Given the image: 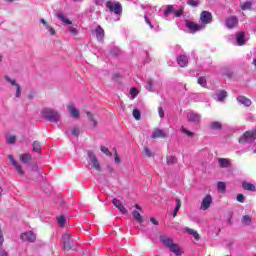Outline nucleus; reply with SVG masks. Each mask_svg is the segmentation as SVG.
<instances>
[{
	"label": "nucleus",
	"mask_w": 256,
	"mask_h": 256,
	"mask_svg": "<svg viewBox=\"0 0 256 256\" xmlns=\"http://www.w3.org/2000/svg\"><path fill=\"white\" fill-rule=\"evenodd\" d=\"M160 241L164 245V247H167V249H169V251L174 253V255H177V256L181 255V248H179V245L173 242V238L162 235L160 236Z\"/></svg>",
	"instance_id": "f257e3e1"
},
{
	"label": "nucleus",
	"mask_w": 256,
	"mask_h": 256,
	"mask_svg": "<svg viewBox=\"0 0 256 256\" xmlns=\"http://www.w3.org/2000/svg\"><path fill=\"white\" fill-rule=\"evenodd\" d=\"M42 115L43 118L47 119V121H50V123H57L61 119V115H59V112L53 109L42 110Z\"/></svg>",
	"instance_id": "f03ea898"
},
{
	"label": "nucleus",
	"mask_w": 256,
	"mask_h": 256,
	"mask_svg": "<svg viewBox=\"0 0 256 256\" xmlns=\"http://www.w3.org/2000/svg\"><path fill=\"white\" fill-rule=\"evenodd\" d=\"M256 141V129L246 131L244 134L239 138V143H254Z\"/></svg>",
	"instance_id": "7ed1b4c3"
},
{
	"label": "nucleus",
	"mask_w": 256,
	"mask_h": 256,
	"mask_svg": "<svg viewBox=\"0 0 256 256\" xmlns=\"http://www.w3.org/2000/svg\"><path fill=\"white\" fill-rule=\"evenodd\" d=\"M62 242H63L65 251H71L73 249V239H71L70 232H66L63 234Z\"/></svg>",
	"instance_id": "20e7f679"
},
{
	"label": "nucleus",
	"mask_w": 256,
	"mask_h": 256,
	"mask_svg": "<svg viewBox=\"0 0 256 256\" xmlns=\"http://www.w3.org/2000/svg\"><path fill=\"white\" fill-rule=\"evenodd\" d=\"M106 7H107V9H109L110 13L114 12L116 15L121 14L123 11V7L121 6V3L117 2L113 6V2H111V0H108L106 2Z\"/></svg>",
	"instance_id": "39448f33"
},
{
	"label": "nucleus",
	"mask_w": 256,
	"mask_h": 256,
	"mask_svg": "<svg viewBox=\"0 0 256 256\" xmlns=\"http://www.w3.org/2000/svg\"><path fill=\"white\" fill-rule=\"evenodd\" d=\"M88 157L92 163V168L97 170L98 173H101V171H103V169L101 168V164L99 163L97 156H95V153L93 151H89Z\"/></svg>",
	"instance_id": "423d86ee"
},
{
	"label": "nucleus",
	"mask_w": 256,
	"mask_h": 256,
	"mask_svg": "<svg viewBox=\"0 0 256 256\" xmlns=\"http://www.w3.org/2000/svg\"><path fill=\"white\" fill-rule=\"evenodd\" d=\"M8 159L13 167H15L17 173L23 177L25 175V171H23V167L13 158V155L9 154Z\"/></svg>",
	"instance_id": "0eeeda50"
},
{
	"label": "nucleus",
	"mask_w": 256,
	"mask_h": 256,
	"mask_svg": "<svg viewBox=\"0 0 256 256\" xmlns=\"http://www.w3.org/2000/svg\"><path fill=\"white\" fill-rule=\"evenodd\" d=\"M200 21L204 25H209V23L213 21V14H211L209 11H202L200 14Z\"/></svg>",
	"instance_id": "6e6552de"
},
{
	"label": "nucleus",
	"mask_w": 256,
	"mask_h": 256,
	"mask_svg": "<svg viewBox=\"0 0 256 256\" xmlns=\"http://www.w3.org/2000/svg\"><path fill=\"white\" fill-rule=\"evenodd\" d=\"M151 139H167V132L160 128H154L151 134Z\"/></svg>",
	"instance_id": "1a4fd4ad"
},
{
	"label": "nucleus",
	"mask_w": 256,
	"mask_h": 256,
	"mask_svg": "<svg viewBox=\"0 0 256 256\" xmlns=\"http://www.w3.org/2000/svg\"><path fill=\"white\" fill-rule=\"evenodd\" d=\"M225 25L227 29H235V27L239 25V19L237 18V16H230L226 18Z\"/></svg>",
	"instance_id": "9d476101"
},
{
	"label": "nucleus",
	"mask_w": 256,
	"mask_h": 256,
	"mask_svg": "<svg viewBox=\"0 0 256 256\" xmlns=\"http://www.w3.org/2000/svg\"><path fill=\"white\" fill-rule=\"evenodd\" d=\"M20 239L22 241H28L29 243H35L37 236L32 231L21 234Z\"/></svg>",
	"instance_id": "9b49d317"
},
{
	"label": "nucleus",
	"mask_w": 256,
	"mask_h": 256,
	"mask_svg": "<svg viewBox=\"0 0 256 256\" xmlns=\"http://www.w3.org/2000/svg\"><path fill=\"white\" fill-rule=\"evenodd\" d=\"M185 25L189 29L190 33H197V31H201L202 29L201 25L188 20L185 21Z\"/></svg>",
	"instance_id": "f8f14e48"
},
{
	"label": "nucleus",
	"mask_w": 256,
	"mask_h": 256,
	"mask_svg": "<svg viewBox=\"0 0 256 256\" xmlns=\"http://www.w3.org/2000/svg\"><path fill=\"white\" fill-rule=\"evenodd\" d=\"M187 119L189 123H195L196 125H199V123H201V114L190 112L187 115Z\"/></svg>",
	"instance_id": "ddd939ff"
},
{
	"label": "nucleus",
	"mask_w": 256,
	"mask_h": 256,
	"mask_svg": "<svg viewBox=\"0 0 256 256\" xmlns=\"http://www.w3.org/2000/svg\"><path fill=\"white\" fill-rule=\"evenodd\" d=\"M211 203H213V198L211 197L210 194L206 195L201 203V209L203 211H207L211 207Z\"/></svg>",
	"instance_id": "4468645a"
},
{
	"label": "nucleus",
	"mask_w": 256,
	"mask_h": 256,
	"mask_svg": "<svg viewBox=\"0 0 256 256\" xmlns=\"http://www.w3.org/2000/svg\"><path fill=\"white\" fill-rule=\"evenodd\" d=\"M112 203H113L114 207H116V209L119 210L120 213H123V215H126L127 208H125V206L123 204H121V201L119 199L114 198L112 200Z\"/></svg>",
	"instance_id": "2eb2a0df"
},
{
	"label": "nucleus",
	"mask_w": 256,
	"mask_h": 256,
	"mask_svg": "<svg viewBox=\"0 0 256 256\" xmlns=\"http://www.w3.org/2000/svg\"><path fill=\"white\" fill-rule=\"evenodd\" d=\"M67 108H68L69 114L72 117V119H79L80 113H79V110H77V108H75L74 104H69L67 106Z\"/></svg>",
	"instance_id": "dca6fc26"
},
{
	"label": "nucleus",
	"mask_w": 256,
	"mask_h": 256,
	"mask_svg": "<svg viewBox=\"0 0 256 256\" xmlns=\"http://www.w3.org/2000/svg\"><path fill=\"white\" fill-rule=\"evenodd\" d=\"M177 63L180 67H187L189 65V59L185 55H180L177 58Z\"/></svg>",
	"instance_id": "f3484780"
},
{
	"label": "nucleus",
	"mask_w": 256,
	"mask_h": 256,
	"mask_svg": "<svg viewBox=\"0 0 256 256\" xmlns=\"http://www.w3.org/2000/svg\"><path fill=\"white\" fill-rule=\"evenodd\" d=\"M95 34L98 41H103V39H105V30H103L101 26L96 27Z\"/></svg>",
	"instance_id": "a211bd4d"
},
{
	"label": "nucleus",
	"mask_w": 256,
	"mask_h": 256,
	"mask_svg": "<svg viewBox=\"0 0 256 256\" xmlns=\"http://www.w3.org/2000/svg\"><path fill=\"white\" fill-rule=\"evenodd\" d=\"M219 167L225 169L231 167V160L229 158H219L218 159Z\"/></svg>",
	"instance_id": "6ab92c4d"
},
{
	"label": "nucleus",
	"mask_w": 256,
	"mask_h": 256,
	"mask_svg": "<svg viewBox=\"0 0 256 256\" xmlns=\"http://www.w3.org/2000/svg\"><path fill=\"white\" fill-rule=\"evenodd\" d=\"M238 103H241V105H244L245 107H251V99L245 97V96H239L237 98Z\"/></svg>",
	"instance_id": "aec40b11"
},
{
	"label": "nucleus",
	"mask_w": 256,
	"mask_h": 256,
	"mask_svg": "<svg viewBox=\"0 0 256 256\" xmlns=\"http://www.w3.org/2000/svg\"><path fill=\"white\" fill-rule=\"evenodd\" d=\"M242 188L244 189V191H252V192L256 191L255 184H251L247 181L242 182Z\"/></svg>",
	"instance_id": "412c9836"
},
{
	"label": "nucleus",
	"mask_w": 256,
	"mask_h": 256,
	"mask_svg": "<svg viewBox=\"0 0 256 256\" xmlns=\"http://www.w3.org/2000/svg\"><path fill=\"white\" fill-rule=\"evenodd\" d=\"M245 32H239L237 37H236V42H237V45H245Z\"/></svg>",
	"instance_id": "4be33fe9"
},
{
	"label": "nucleus",
	"mask_w": 256,
	"mask_h": 256,
	"mask_svg": "<svg viewBox=\"0 0 256 256\" xmlns=\"http://www.w3.org/2000/svg\"><path fill=\"white\" fill-rule=\"evenodd\" d=\"M184 229H185L186 232L189 233V235H192V237H194V239L196 241H199V239H201V236L199 235V233H197V231H195V230H193L189 227H185Z\"/></svg>",
	"instance_id": "5701e85b"
},
{
	"label": "nucleus",
	"mask_w": 256,
	"mask_h": 256,
	"mask_svg": "<svg viewBox=\"0 0 256 256\" xmlns=\"http://www.w3.org/2000/svg\"><path fill=\"white\" fill-rule=\"evenodd\" d=\"M32 149H33V151H34V153H39V154H41V142H39V141H34L33 143H32Z\"/></svg>",
	"instance_id": "b1692460"
},
{
	"label": "nucleus",
	"mask_w": 256,
	"mask_h": 256,
	"mask_svg": "<svg viewBox=\"0 0 256 256\" xmlns=\"http://www.w3.org/2000/svg\"><path fill=\"white\" fill-rule=\"evenodd\" d=\"M31 159H33L31 154H22V155H20L21 163L27 164V163H29V161H31Z\"/></svg>",
	"instance_id": "393cba45"
},
{
	"label": "nucleus",
	"mask_w": 256,
	"mask_h": 256,
	"mask_svg": "<svg viewBox=\"0 0 256 256\" xmlns=\"http://www.w3.org/2000/svg\"><path fill=\"white\" fill-rule=\"evenodd\" d=\"M58 19H60V21H62V23H65L66 25H73V22H71V20H69V18H67L65 15L63 14H57Z\"/></svg>",
	"instance_id": "a878e982"
},
{
	"label": "nucleus",
	"mask_w": 256,
	"mask_h": 256,
	"mask_svg": "<svg viewBox=\"0 0 256 256\" xmlns=\"http://www.w3.org/2000/svg\"><path fill=\"white\" fill-rule=\"evenodd\" d=\"M132 216L138 223H143V216H141V213H139V211L134 210L132 212Z\"/></svg>",
	"instance_id": "bb28decb"
},
{
	"label": "nucleus",
	"mask_w": 256,
	"mask_h": 256,
	"mask_svg": "<svg viewBox=\"0 0 256 256\" xmlns=\"http://www.w3.org/2000/svg\"><path fill=\"white\" fill-rule=\"evenodd\" d=\"M222 127H223V126L221 125V122L215 121V122H211V123H210V128H211L213 131H219V130H221Z\"/></svg>",
	"instance_id": "cd10ccee"
},
{
	"label": "nucleus",
	"mask_w": 256,
	"mask_h": 256,
	"mask_svg": "<svg viewBox=\"0 0 256 256\" xmlns=\"http://www.w3.org/2000/svg\"><path fill=\"white\" fill-rule=\"evenodd\" d=\"M179 209H181V199L177 198L176 199V206L174 208V217H177V213H179Z\"/></svg>",
	"instance_id": "c85d7f7f"
},
{
	"label": "nucleus",
	"mask_w": 256,
	"mask_h": 256,
	"mask_svg": "<svg viewBox=\"0 0 256 256\" xmlns=\"http://www.w3.org/2000/svg\"><path fill=\"white\" fill-rule=\"evenodd\" d=\"M217 189L219 193H225V189H227V185L225 184V182H218Z\"/></svg>",
	"instance_id": "c756f323"
},
{
	"label": "nucleus",
	"mask_w": 256,
	"mask_h": 256,
	"mask_svg": "<svg viewBox=\"0 0 256 256\" xmlns=\"http://www.w3.org/2000/svg\"><path fill=\"white\" fill-rule=\"evenodd\" d=\"M197 83H198V85H200L201 87H207V79H205V77H203V76H200V77L197 79Z\"/></svg>",
	"instance_id": "7c9ffc66"
},
{
	"label": "nucleus",
	"mask_w": 256,
	"mask_h": 256,
	"mask_svg": "<svg viewBox=\"0 0 256 256\" xmlns=\"http://www.w3.org/2000/svg\"><path fill=\"white\" fill-rule=\"evenodd\" d=\"M166 161L168 165H175L177 158L175 156H167Z\"/></svg>",
	"instance_id": "2f4dec72"
},
{
	"label": "nucleus",
	"mask_w": 256,
	"mask_h": 256,
	"mask_svg": "<svg viewBox=\"0 0 256 256\" xmlns=\"http://www.w3.org/2000/svg\"><path fill=\"white\" fill-rule=\"evenodd\" d=\"M3 232L0 229V248L3 247ZM0 256H7V252L5 251H0Z\"/></svg>",
	"instance_id": "473e14b6"
},
{
	"label": "nucleus",
	"mask_w": 256,
	"mask_h": 256,
	"mask_svg": "<svg viewBox=\"0 0 256 256\" xmlns=\"http://www.w3.org/2000/svg\"><path fill=\"white\" fill-rule=\"evenodd\" d=\"M251 2L250 1H247V2H245V3H243V4H241V9H242V11H249V10H251Z\"/></svg>",
	"instance_id": "72a5a7b5"
},
{
	"label": "nucleus",
	"mask_w": 256,
	"mask_h": 256,
	"mask_svg": "<svg viewBox=\"0 0 256 256\" xmlns=\"http://www.w3.org/2000/svg\"><path fill=\"white\" fill-rule=\"evenodd\" d=\"M180 131H181V133H184V134L187 135L188 137H193V136L195 135V133H193V132L187 130L184 126H182V127L180 128Z\"/></svg>",
	"instance_id": "f704fd0d"
},
{
	"label": "nucleus",
	"mask_w": 256,
	"mask_h": 256,
	"mask_svg": "<svg viewBox=\"0 0 256 256\" xmlns=\"http://www.w3.org/2000/svg\"><path fill=\"white\" fill-rule=\"evenodd\" d=\"M142 153L144 157H148V158L153 157V154L151 153V150L149 149V147H144Z\"/></svg>",
	"instance_id": "c9c22d12"
},
{
	"label": "nucleus",
	"mask_w": 256,
	"mask_h": 256,
	"mask_svg": "<svg viewBox=\"0 0 256 256\" xmlns=\"http://www.w3.org/2000/svg\"><path fill=\"white\" fill-rule=\"evenodd\" d=\"M242 223H243L244 225H251V216H249V215H244V216L242 217Z\"/></svg>",
	"instance_id": "e433bc0d"
},
{
	"label": "nucleus",
	"mask_w": 256,
	"mask_h": 256,
	"mask_svg": "<svg viewBox=\"0 0 256 256\" xmlns=\"http://www.w3.org/2000/svg\"><path fill=\"white\" fill-rule=\"evenodd\" d=\"M218 101H223V99H225V97H227V91L225 90H221L218 94Z\"/></svg>",
	"instance_id": "4c0bfd02"
},
{
	"label": "nucleus",
	"mask_w": 256,
	"mask_h": 256,
	"mask_svg": "<svg viewBox=\"0 0 256 256\" xmlns=\"http://www.w3.org/2000/svg\"><path fill=\"white\" fill-rule=\"evenodd\" d=\"M6 142H7L9 145H15V143H17V137H16V136H9V137L6 139Z\"/></svg>",
	"instance_id": "58836bf2"
},
{
	"label": "nucleus",
	"mask_w": 256,
	"mask_h": 256,
	"mask_svg": "<svg viewBox=\"0 0 256 256\" xmlns=\"http://www.w3.org/2000/svg\"><path fill=\"white\" fill-rule=\"evenodd\" d=\"M100 151H102V153H104L105 155H108V157H111V155H113V153H111L109 148H107L105 146H101Z\"/></svg>",
	"instance_id": "ea45409f"
},
{
	"label": "nucleus",
	"mask_w": 256,
	"mask_h": 256,
	"mask_svg": "<svg viewBox=\"0 0 256 256\" xmlns=\"http://www.w3.org/2000/svg\"><path fill=\"white\" fill-rule=\"evenodd\" d=\"M199 3H201L199 0H188L187 5H190V7H198Z\"/></svg>",
	"instance_id": "a19ab883"
},
{
	"label": "nucleus",
	"mask_w": 256,
	"mask_h": 256,
	"mask_svg": "<svg viewBox=\"0 0 256 256\" xmlns=\"http://www.w3.org/2000/svg\"><path fill=\"white\" fill-rule=\"evenodd\" d=\"M67 222V219H65V216H60L58 218V225L60 227H65V223Z\"/></svg>",
	"instance_id": "79ce46f5"
},
{
	"label": "nucleus",
	"mask_w": 256,
	"mask_h": 256,
	"mask_svg": "<svg viewBox=\"0 0 256 256\" xmlns=\"http://www.w3.org/2000/svg\"><path fill=\"white\" fill-rule=\"evenodd\" d=\"M72 135L74 137H79V135H81V128L74 127L72 129Z\"/></svg>",
	"instance_id": "37998d69"
},
{
	"label": "nucleus",
	"mask_w": 256,
	"mask_h": 256,
	"mask_svg": "<svg viewBox=\"0 0 256 256\" xmlns=\"http://www.w3.org/2000/svg\"><path fill=\"white\" fill-rule=\"evenodd\" d=\"M133 117H134V119L139 121V119H141V112L138 109H134L133 110Z\"/></svg>",
	"instance_id": "c03bdc74"
},
{
	"label": "nucleus",
	"mask_w": 256,
	"mask_h": 256,
	"mask_svg": "<svg viewBox=\"0 0 256 256\" xmlns=\"http://www.w3.org/2000/svg\"><path fill=\"white\" fill-rule=\"evenodd\" d=\"M4 79H5V81H7L8 83H10V84L13 85L14 87H17V85H19L15 80H12L11 78H9V76H5Z\"/></svg>",
	"instance_id": "a18cd8bd"
},
{
	"label": "nucleus",
	"mask_w": 256,
	"mask_h": 256,
	"mask_svg": "<svg viewBox=\"0 0 256 256\" xmlns=\"http://www.w3.org/2000/svg\"><path fill=\"white\" fill-rule=\"evenodd\" d=\"M146 89L152 91L153 89V78H148Z\"/></svg>",
	"instance_id": "49530a36"
},
{
	"label": "nucleus",
	"mask_w": 256,
	"mask_h": 256,
	"mask_svg": "<svg viewBox=\"0 0 256 256\" xmlns=\"http://www.w3.org/2000/svg\"><path fill=\"white\" fill-rule=\"evenodd\" d=\"M236 199L239 203H245V196L243 194H238Z\"/></svg>",
	"instance_id": "de8ad7c7"
},
{
	"label": "nucleus",
	"mask_w": 256,
	"mask_h": 256,
	"mask_svg": "<svg viewBox=\"0 0 256 256\" xmlns=\"http://www.w3.org/2000/svg\"><path fill=\"white\" fill-rule=\"evenodd\" d=\"M68 31H70V33H72V35L77 36V28L70 25L68 27Z\"/></svg>",
	"instance_id": "09e8293b"
},
{
	"label": "nucleus",
	"mask_w": 256,
	"mask_h": 256,
	"mask_svg": "<svg viewBox=\"0 0 256 256\" xmlns=\"http://www.w3.org/2000/svg\"><path fill=\"white\" fill-rule=\"evenodd\" d=\"M158 113H159V117L161 119H163V117H165V111L163 110V107H161V106L158 107Z\"/></svg>",
	"instance_id": "8fccbe9b"
},
{
	"label": "nucleus",
	"mask_w": 256,
	"mask_h": 256,
	"mask_svg": "<svg viewBox=\"0 0 256 256\" xmlns=\"http://www.w3.org/2000/svg\"><path fill=\"white\" fill-rule=\"evenodd\" d=\"M130 93L133 97H137V95H139V90H137V88H131Z\"/></svg>",
	"instance_id": "3c124183"
},
{
	"label": "nucleus",
	"mask_w": 256,
	"mask_h": 256,
	"mask_svg": "<svg viewBox=\"0 0 256 256\" xmlns=\"http://www.w3.org/2000/svg\"><path fill=\"white\" fill-rule=\"evenodd\" d=\"M169 13H173V6H167L166 10L164 11V15H169Z\"/></svg>",
	"instance_id": "603ef678"
},
{
	"label": "nucleus",
	"mask_w": 256,
	"mask_h": 256,
	"mask_svg": "<svg viewBox=\"0 0 256 256\" xmlns=\"http://www.w3.org/2000/svg\"><path fill=\"white\" fill-rule=\"evenodd\" d=\"M16 97H21V86L19 84L16 85Z\"/></svg>",
	"instance_id": "864d4df0"
},
{
	"label": "nucleus",
	"mask_w": 256,
	"mask_h": 256,
	"mask_svg": "<svg viewBox=\"0 0 256 256\" xmlns=\"http://www.w3.org/2000/svg\"><path fill=\"white\" fill-rule=\"evenodd\" d=\"M145 22L147 23V25H149L150 29H153V24L151 23V20H149V18L147 16L144 17Z\"/></svg>",
	"instance_id": "5fc2aeb1"
},
{
	"label": "nucleus",
	"mask_w": 256,
	"mask_h": 256,
	"mask_svg": "<svg viewBox=\"0 0 256 256\" xmlns=\"http://www.w3.org/2000/svg\"><path fill=\"white\" fill-rule=\"evenodd\" d=\"M181 15H183V9H180V10H177L176 12H174L175 17H181Z\"/></svg>",
	"instance_id": "6e6d98bb"
},
{
	"label": "nucleus",
	"mask_w": 256,
	"mask_h": 256,
	"mask_svg": "<svg viewBox=\"0 0 256 256\" xmlns=\"http://www.w3.org/2000/svg\"><path fill=\"white\" fill-rule=\"evenodd\" d=\"M114 161L115 163H121V158H119V154H117V152H115Z\"/></svg>",
	"instance_id": "4d7b16f0"
},
{
	"label": "nucleus",
	"mask_w": 256,
	"mask_h": 256,
	"mask_svg": "<svg viewBox=\"0 0 256 256\" xmlns=\"http://www.w3.org/2000/svg\"><path fill=\"white\" fill-rule=\"evenodd\" d=\"M106 169H107L108 173H114V171H115V169L111 166H107Z\"/></svg>",
	"instance_id": "13d9d810"
},
{
	"label": "nucleus",
	"mask_w": 256,
	"mask_h": 256,
	"mask_svg": "<svg viewBox=\"0 0 256 256\" xmlns=\"http://www.w3.org/2000/svg\"><path fill=\"white\" fill-rule=\"evenodd\" d=\"M47 30L49 31L50 35H55V30L53 27L50 26Z\"/></svg>",
	"instance_id": "bf43d9fd"
},
{
	"label": "nucleus",
	"mask_w": 256,
	"mask_h": 256,
	"mask_svg": "<svg viewBox=\"0 0 256 256\" xmlns=\"http://www.w3.org/2000/svg\"><path fill=\"white\" fill-rule=\"evenodd\" d=\"M150 221L153 223V225H159V222L155 218H150Z\"/></svg>",
	"instance_id": "052dcab7"
},
{
	"label": "nucleus",
	"mask_w": 256,
	"mask_h": 256,
	"mask_svg": "<svg viewBox=\"0 0 256 256\" xmlns=\"http://www.w3.org/2000/svg\"><path fill=\"white\" fill-rule=\"evenodd\" d=\"M90 121H91L93 127H96V126H97V122L95 121V119L90 118Z\"/></svg>",
	"instance_id": "680f3d73"
},
{
	"label": "nucleus",
	"mask_w": 256,
	"mask_h": 256,
	"mask_svg": "<svg viewBox=\"0 0 256 256\" xmlns=\"http://www.w3.org/2000/svg\"><path fill=\"white\" fill-rule=\"evenodd\" d=\"M95 5H103V0H95Z\"/></svg>",
	"instance_id": "e2e57ef3"
},
{
	"label": "nucleus",
	"mask_w": 256,
	"mask_h": 256,
	"mask_svg": "<svg viewBox=\"0 0 256 256\" xmlns=\"http://www.w3.org/2000/svg\"><path fill=\"white\" fill-rule=\"evenodd\" d=\"M135 208L138 209V211H143V209L141 208V206L139 204H136Z\"/></svg>",
	"instance_id": "0e129e2a"
},
{
	"label": "nucleus",
	"mask_w": 256,
	"mask_h": 256,
	"mask_svg": "<svg viewBox=\"0 0 256 256\" xmlns=\"http://www.w3.org/2000/svg\"><path fill=\"white\" fill-rule=\"evenodd\" d=\"M44 27H46V29H49V27H51L47 22L46 24H43Z\"/></svg>",
	"instance_id": "69168bd1"
},
{
	"label": "nucleus",
	"mask_w": 256,
	"mask_h": 256,
	"mask_svg": "<svg viewBox=\"0 0 256 256\" xmlns=\"http://www.w3.org/2000/svg\"><path fill=\"white\" fill-rule=\"evenodd\" d=\"M40 21H41L42 25H45L47 23V21H45V19H41Z\"/></svg>",
	"instance_id": "338daca9"
},
{
	"label": "nucleus",
	"mask_w": 256,
	"mask_h": 256,
	"mask_svg": "<svg viewBox=\"0 0 256 256\" xmlns=\"http://www.w3.org/2000/svg\"><path fill=\"white\" fill-rule=\"evenodd\" d=\"M252 65L256 68V58L253 60Z\"/></svg>",
	"instance_id": "774afa93"
}]
</instances>
